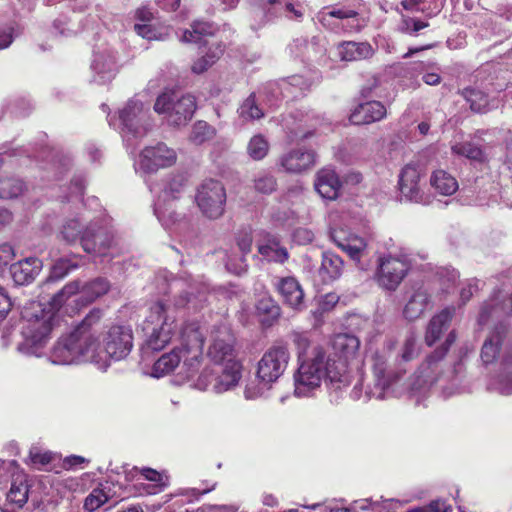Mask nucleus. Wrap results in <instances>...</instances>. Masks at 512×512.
<instances>
[{
  "mask_svg": "<svg viewBox=\"0 0 512 512\" xmlns=\"http://www.w3.org/2000/svg\"><path fill=\"white\" fill-rule=\"evenodd\" d=\"M224 53V47L219 42H212L209 44L207 51L202 55L205 57L206 64L202 62H194L191 70L195 74H201L207 71L212 65H214Z\"/></svg>",
  "mask_w": 512,
  "mask_h": 512,
  "instance_id": "obj_42",
  "label": "nucleus"
},
{
  "mask_svg": "<svg viewBox=\"0 0 512 512\" xmlns=\"http://www.w3.org/2000/svg\"><path fill=\"white\" fill-rule=\"evenodd\" d=\"M280 164L286 172L300 173L315 164V153L312 150L294 149L280 158Z\"/></svg>",
  "mask_w": 512,
  "mask_h": 512,
  "instance_id": "obj_27",
  "label": "nucleus"
},
{
  "mask_svg": "<svg viewBox=\"0 0 512 512\" xmlns=\"http://www.w3.org/2000/svg\"><path fill=\"white\" fill-rule=\"evenodd\" d=\"M177 159L176 152L164 143L149 146L140 154L139 165L145 172H154L160 168L172 166Z\"/></svg>",
  "mask_w": 512,
  "mask_h": 512,
  "instance_id": "obj_16",
  "label": "nucleus"
},
{
  "mask_svg": "<svg viewBox=\"0 0 512 512\" xmlns=\"http://www.w3.org/2000/svg\"><path fill=\"white\" fill-rule=\"evenodd\" d=\"M257 314L262 318V322L271 323L280 316V307L269 295H262L256 302Z\"/></svg>",
  "mask_w": 512,
  "mask_h": 512,
  "instance_id": "obj_40",
  "label": "nucleus"
},
{
  "mask_svg": "<svg viewBox=\"0 0 512 512\" xmlns=\"http://www.w3.org/2000/svg\"><path fill=\"white\" fill-rule=\"evenodd\" d=\"M121 131L125 137L142 138L152 127L149 115V107L136 99H131L126 106L119 111Z\"/></svg>",
  "mask_w": 512,
  "mask_h": 512,
  "instance_id": "obj_10",
  "label": "nucleus"
},
{
  "mask_svg": "<svg viewBox=\"0 0 512 512\" xmlns=\"http://www.w3.org/2000/svg\"><path fill=\"white\" fill-rule=\"evenodd\" d=\"M146 339L144 351H160L164 349L176 335L178 325L166 305L160 301L152 304L143 323Z\"/></svg>",
  "mask_w": 512,
  "mask_h": 512,
  "instance_id": "obj_5",
  "label": "nucleus"
},
{
  "mask_svg": "<svg viewBox=\"0 0 512 512\" xmlns=\"http://www.w3.org/2000/svg\"><path fill=\"white\" fill-rule=\"evenodd\" d=\"M416 355V339L413 335H410L406 338L401 357L404 361H409L414 358Z\"/></svg>",
  "mask_w": 512,
  "mask_h": 512,
  "instance_id": "obj_63",
  "label": "nucleus"
},
{
  "mask_svg": "<svg viewBox=\"0 0 512 512\" xmlns=\"http://www.w3.org/2000/svg\"><path fill=\"white\" fill-rule=\"evenodd\" d=\"M458 278L459 273L455 269L441 267L437 270L434 281L443 293H450L455 288Z\"/></svg>",
  "mask_w": 512,
  "mask_h": 512,
  "instance_id": "obj_46",
  "label": "nucleus"
},
{
  "mask_svg": "<svg viewBox=\"0 0 512 512\" xmlns=\"http://www.w3.org/2000/svg\"><path fill=\"white\" fill-rule=\"evenodd\" d=\"M453 153L471 160L483 161L485 159L482 149L472 142H460L452 146Z\"/></svg>",
  "mask_w": 512,
  "mask_h": 512,
  "instance_id": "obj_52",
  "label": "nucleus"
},
{
  "mask_svg": "<svg viewBox=\"0 0 512 512\" xmlns=\"http://www.w3.org/2000/svg\"><path fill=\"white\" fill-rule=\"evenodd\" d=\"M267 13L271 17L286 16L288 18H300L302 12L297 10L290 0H268Z\"/></svg>",
  "mask_w": 512,
  "mask_h": 512,
  "instance_id": "obj_44",
  "label": "nucleus"
},
{
  "mask_svg": "<svg viewBox=\"0 0 512 512\" xmlns=\"http://www.w3.org/2000/svg\"><path fill=\"white\" fill-rule=\"evenodd\" d=\"M83 232L80 221L78 219H70L63 225L61 234L66 242L74 243L77 239L81 238Z\"/></svg>",
  "mask_w": 512,
  "mask_h": 512,
  "instance_id": "obj_59",
  "label": "nucleus"
},
{
  "mask_svg": "<svg viewBox=\"0 0 512 512\" xmlns=\"http://www.w3.org/2000/svg\"><path fill=\"white\" fill-rule=\"evenodd\" d=\"M300 361L301 364L294 376V391L297 396H307L310 391L320 386L323 378L336 391L350 384V374L346 371L345 364L331 363V359L325 358V352L319 346L312 347L311 357Z\"/></svg>",
  "mask_w": 512,
  "mask_h": 512,
  "instance_id": "obj_2",
  "label": "nucleus"
},
{
  "mask_svg": "<svg viewBox=\"0 0 512 512\" xmlns=\"http://www.w3.org/2000/svg\"><path fill=\"white\" fill-rule=\"evenodd\" d=\"M360 342L357 337L350 334H338L334 337L332 347L338 360H332L331 363L335 362V365L339 363L345 364V369L348 372V361L353 359L357 354Z\"/></svg>",
  "mask_w": 512,
  "mask_h": 512,
  "instance_id": "obj_28",
  "label": "nucleus"
},
{
  "mask_svg": "<svg viewBox=\"0 0 512 512\" xmlns=\"http://www.w3.org/2000/svg\"><path fill=\"white\" fill-rule=\"evenodd\" d=\"M461 96L469 103L471 110L485 113L494 106V101L482 90L476 87H467L460 91Z\"/></svg>",
  "mask_w": 512,
  "mask_h": 512,
  "instance_id": "obj_34",
  "label": "nucleus"
},
{
  "mask_svg": "<svg viewBox=\"0 0 512 512\" xmlns=\"http://www.w3.org/2000/svg\"><path fill=\"white\" fill-rule=\"evenodd\" d=\"M445 0H402L401 6L411 12H420L428 18L440 13L444 7Z\"/></svg>",
  "mask_w": 512,
  "mask_h": 512,
  "instance_id": "obj_35",
  "label": "nucleus"
},
{
  "mask_svg": "<svg viewBox=\"0 0 512 512\" xmlns=\"http://www.w3.org/2000/svg\"><path fill=\"white\" fill-rule=\"evenodd\" d=\"M259 253L269 261L284 263L288 259V251L285 247L281 246L277 237L272 236L267 239V242L258 247Z\"/></svg>",
  "mask_w": 512,
  "mask_h": 512,
  "instance_id": "obj_37",
  "label": "nucleus"
},
{
  "mask_svg": "<svg viewBox=\"0 0 512 512\" xmlns=\"http://www.w3.org/2000/svg\"><path fill=\"white\" fill-rule=\"evenodd\" d=\"M253 187L258 193L271 194L277 188V180L270 173L260 172L254 177Z\"/></svg>",
  "mask_w": 512,
  "mask_h": 512,
  "instance_id": "obj_53",
  "label": "nucleus"
},
{
  "mask_svg": "<svg viewBox=\"0 0 512 512\" xmlns=\"http://www.w3.org/2000/svg\"><path fill=\"white\" fill-rule=\"evenodd\" d=\"M108 501V495L103 489H94L85 499L84 508L88 512H93Z\"/></svg>",
  "mask_w": 512,
  "mask_h": 512,
  "instance_id": "obj_60",
  "label": "nucleus"
},
{
  "mask_svg": "<svg viewBox=\"0 0 512 512\" xmlns=\"http://www.w3.org/2000/svg\"><path fill=\"white\" fill-rule=\"evenodd\" d=\"M213 378H214V370L213 366L205 368L201 374L199 375L195 386L199 390H208L211 389L213 391Z\"/></svg>",
  "mask_w": 512,
  "mask_h": 512,
  "instance_id": "obj_62",
  "label": "nucleus"
},
{
  "mask_svg": "<svg viewBox=\"0 0 512 512\" xmlns=\"http://www.w3.org/2000/svg\"><path fill=\"white\" fill-rule=\"evenodd\" d=\"M133 348V332L128 326L115 325L109 328L104 338L102 351L106 354V369L110 359L121 360L129 355Z\"/></svg>",
  "mask_w": 512,
  "mask_h": 512,
  "instance_id": "obj_12",
  "label": "nucleus"
},
{
  "mask_svg": "<svg viewBox=\"0 0 512 512\" xmlns=\"http://www.w3.org/2000/svg\"><path fill=\"white\" fill-rule=\"evenodd\" d=\"M501 313L512 314V295L501 305L495 300L486 302L481 308L478 321L485 324L491 317H498Z\"/></svg>",
  "mask_w": 512,
  "mask_h": 512,
  "instance_id": "obj_39",
  "label": "nucleus"
},
{
  "mask_svg": "<svg viewBox=\"0 0 512 512\" xmlns=\"http://www.w3.org/2000/svg\"><path fill=\"white\" fill-rule=\"evenodd\" d=\"M239 117L243 121L258 120L264 117V111L255 100V95H249L238 109Z\"/></svg>",
  "mask_w": 512,
  "mask_h": 512,
  "instance_id": "obj_49",
  "label": "nucleus"
},
{
  "mask_svg": "<svg viewBox=\"0 0 512 512\" xmlns=\"http://www.w3.org/2000/svg\"><path fill=\"white\" fill-rule=\"evenodd\" d=\"M110 288L109 282L104 278H96L86 283L82 288V297L86 298V303H90L98 297L106 294Z\"/></svg>",
  "mask_w": 512,
  "mask_h": 512,
  "instance_id": "obj_48",
  "label": "nucleus"
},
{
  "mask_svg": "<svg viewBox=\"0 0 512 512\" xmlns=\"http://www.w3.org/2000/svg\"><path fill=\"white\" fill-rule=\"evenodd\" d=\"M343 267V260L338 255L325 252L323 253L319 274L323 278V281H333L341 276Z\"/></svg>",
  "mask_w": 512,
  "mask_h": 512,
  "instance_id": "obj_36",
  "label": "nucleus"
},
{
  "mask_svg": "<svg viewBox=\"0 0 512 512\" xmlns=\"http://www.w3.org/2000/svg\"><path fill=\"white\" fill-rule=\"evenodd\" d=\"M387 116V108L380 101L360 103L350 114V122L354 125H368L383 120Z\"/></svg>",
  "mask_w": 512,
  "mask_h": 512,
  "instance_id": "obj_24",
  "label": "nucleus"
},
{
  "mask_svg": "<svg viewBox=\"0 0 512 512\" xmlns=\"http://www.w3.org/2000/svg\"><path fill=\"white\" fill-rule=\"evenodd\" d=\"M91 68L97 77L96 81H111L118 71L117 52L109 46L98 48L94 52Z\"/></svg>",
  "mask_w": 512,
  "mask_h": 512,
  "instance_id": "obj_17",
  "label": "nucleus"
},
{
  "mask_svg": "<svg viewBox=\"0 0 512 512\" xmlns=\"http://www.w3.org/2000/svg\"><path fill=\"white\" fill-rule=\"evenodd\" d=\"M361 8L360 1L325 7L318 13L317 19L323 27L335 33H358L368 23V19L362 15Z\"/></svg>",
  "mask_w": 512,
  "mask_h": 512,
  "instance_id": "obj_6",
  "label": "nucleus"
},
{
  "mask_svg": "<svg viewBox=\"0 0 512 512\" xmlns=\"http://www.w3.org/2000/svg\"><path fill=\"white\" fill-rule=\"evenodd\" d=\"M31 309L24 312L26 323L22 328L23 340L17 345V350L28 356L39 357L47 345L54 326L55 315L51 309L42 308L39 303H32Z\"/></svg>",
  "mask_w": 512,
  "mask_h": 512,
  "instance_id": "obj_4",
  "label": "nucleus"
},
{
  "mask_svg": "<svg viewBox=\"0 0 512 512\" xmlns=\"http://www.w3.org/2000/svg\"><path fill=\"white\" fill-rule=\"evenodd\" d=\"M78 267L77 263H73L69 259H60L58 260L50 273V276L47 279V283L58 281L67 276L72 270Z\"/></svg>",
  "mask_w": 512,
  "mask_h": 512,
  "instance_id": "obj_57",
  "label": "nucleus"
},
{
  "mask_svg": "<svg viewBox=\"0 0 512 512\" xmlns=\"http://www.w3.org/2000/svg\"><path fill=\"white\" fill-rule=\"evenodd\" d=\"M340 187L341 183L334 170L322 169L318 172L315 181V189L323 198L328 200L336 199Z\"/></svg>",
  "mask_w": 512,
  "mask_h": 512,
  "instance_id": "obj_29",
  "label": "nucleus"
},
{
  "mask_svg": "<svg viewBox=\"0 0 512 512\" xmlns=\"http://www.w3.org/2000/svg\"><path fill=\"white\" fill-rule=\"evenodd\" d=\"M495 389L503 394L510 395L512 394V364L507 369L506 375H499L498 379L495 383Z\"/></svg>",
  "mask_w": 512,
  "mask_h": 512,
  "instance_id": "obj_61",
  "label": "nucleus"
},
{
  "mask_svg": "<svg viewBox=\"0 0 512 512\" xmlns=\"http://www.w3.org/2000/svg\"><path fill=\"white\" fill-rule=\"evenodd\" d=\"M196 110L195 98L191 95H181L174 91L160 94L154 104V111L164 115L171 126L185 125Z\"/></svg>",
  "mask_w": 512,
  "mask_h": 512,
  "instance_id": "obj_8",
  "label": "nucleus"
},
{
  "mask_svg": "<svg viewBox=\"0 0 512 512\" xmlns=\"http://www.w3.org/2000/svg\"><path fill=\"white\" fill-rule=\"evenodd\" d=\"M454 311V308H445L430 320L425 335V342L427 345H433L441 336L442 331L448 328V325L453 318Z\"/></svg>",
  "mask_w": 512,
  "mask_h": 512,
  "instance_id": "obj_32",
  "label": "nucleus"
},
{
  "mask_svg": "<svg viewBox=\"0 0 512 512\" xmlns=\"http://www.w3.org/2000/svg\"><path fill=\"white\" fill-rule=\"evenodd\" d=\"M292 341L297 349L299 360L311 357V341L306 332H293L291 334Z\"/></svg>",
  "mask_w": 512,
  "mask_h": 512,
  "instance_id": "obj_55",
  "label": "nucleus"
},
{
  "mask_svg": "<svg viewBox=\"0 0 512 512\" xmlns=\"http://www.w3.org/2000/svg\"><path fill=\"white\" fill-rule=\"evenodd\" d=\"M185 186L186 180L180 175L173 177L167 184H165L154 208V212L160 221H164L166 218H172L166 206L170 201L177 200L181 197Z\"/></svg>",
  "mask_w": 512,
  "mask_h": 512,
  "instance_id": "obj_21",
  "label": "nucleus"
},
{
  "mask_svg": "<svg viewBox=\"0 0 512 512\" xmlns=\"http://www.w3.org/2000/svg\"><path fill=\"white\" fill-rule=\"evenodd\" d=\"M373 54L374 49L368 42L344 41L338 46V55L343 61H359Z\"/></svg>",
  "mask_w": 512,
  "mask_h": 512,
  "instance_id": "obj_30",
  "label": "nucleus"
},
{
  "mask_svg": "<svg viewBox=\"0 0 512 512\" xmlns=\"http://www.w3.org/2000/svg\"><path fill=\"white\" fill-rule=\"evenodd\" d=\"M269 151V143L267 139L261 135H254L247 145V153L253 160H262Z\"/></svg>",
  "mask_w": 512,
  "mask_h": 512,
  "instance_id": "obj_51",
  "label": "nucleus"
},
{
  "mask_svg": "<svg viewBox=\"0 0 512 512\" xmlns=\"http://www.w3.org/2000/svg\"><path fill=\"white\" fill-rule=\"evenodd\" d=\"M80 243L85 252L105 257L112 246L113 237L108 231L100 227L88 226L80 238Z\"/></svg>",
  "mask_w": 512,
  "mask_h": 512,
  "instance_id": "obj_18",
  "label": "nucleus"
},
{
  "mask_svg": "<svg viewBox=\"0 0 512 512\" xmlns=\"http://www.w3.org/2000/svg\"><path fill=\"white\" fill-rule=\"evenodd\" d=\"M213 391L215 393L226 392L235 387L241 378V365L239 362L213 365Z\"/></svg>",
  "mask_w": 512,
  "mask_h": 512,
  "instance_id": "obj_22",
  "label": "nucleus"
},
{
  "mask_svg": "<svg viewBox=\"0 0 512 512\" xmlns=\"http://www.w3.org/2000/svg\"><path fill=\"white\" fill-rule=\"evenodd\" d=\"M224 53V47L219 42H212L209 44L207 51L202 55L205 57L206 64L202 62H194L191 70L195 74H201L207 71L212 65H214Z\"/></svg>",
  "mask_w": 512,
  "mask_h": 512,
  "instance_id": "obj_43",
  "label": "nucleus"
},
{
  "mask_svg": "<svg viewBox=\"0 0 512 512\" xmlns=\"http://www.w3.org/2000/svg\"><path fill=\"white\" fill-rule=\"evenodd\" d=\"M42 261L36 257H28L11 265L10 272L17 285H28L42 269Z\"/></svg>",
  "mask_w": 512,
  "mask_h": 512,
  "instance_id": "obj_26",
  "label": "nucleus"
},
{
  "mask_svg": "<svg viewBox=\"0 0 512 512\" xmlns=\"http://www.w3.org/2000/svg\"><path fill=\"white\" fill-rule=\"evenodd\" d=\"M331 239L357 263L360 269H366V266L361 263V259L366 253L367 243L365 239L354 234L345 235L341 230H332Z\"/></svg>",
  "mask_w": 512,
  "mask_h": 512,
  "instance_id": "obj_20",
  "label": "nucleus"
},
{
  "mask_svg": "<svg viewBox=\"0 0 512 512\" xmlns=\"http://www.w3.org/2000/svg\"><path fill=\"white\" fill-rule=\"evenodd\" d=\"M429 26V23L420 19L402 15L398 30L401 33L414 35L420 30Z\"/></svg>",
  "mask_w": 512,
  "mask_h": 512,
  "instance_id": "obj_58",
  "label": "nucleus"
},
{
  "mask_svg": "<svg viewBox=\"0 0 512 512\" xmlns=\"http://www.w3.org/2000/svg\"><path fill=\"white\" fill-rule=\"evenodd\" d=\"M80 281L74 280L67 283L60 291H58L51 299L53 308L61 307L71 296L80 290Z\"/></svg>",
  "mask_w": 512,
  "mask_h": 512,
  "instance_id": "obj_54",
  "label": "nucleus"
},
{
  "mask_svg": "<svg viewBox=\"0 0 512 512\" xmlns=\"http://www.w3.org/2000/svg\"><path fill=\"white\" fill-rule=\"evenodd\" d=\"M216 130L205 121H197L193 124L189 134V141L195 145H201L214 138Z\"/></svg>",
  "mask_w": 512,
  "mask_h": 512,
  "instance_id": "obj_47",
  "label": "nucleus"
},
{
  "mask_svg": "<svg viewBox=\"0 0 512 512\" xmlns=\"http://www.w3.org/2000/svg\"><path fill=\"white\" fill-rule=\"evenodd\" d=\"M424 510L425 512H451L452 507L445 501L437 499L424 506Z\"/></svg>",
  "mask_w": 512,
  "mask_h": 512,
  "instance_id": "obj_64",
  "label": "nucleus"
},
{
  "mask_svg": "<svg viewBox=\"0 0 512 512\" xmlns=\"http://www.w3.org/2000/svg\"><path fill=\"white\" fill-rule=\"evenodd\" d=\"M394 344L390 341L376 350L371 356V368L375 378V385L379 388L377 397L383 395V391L399 378V374L392 368L389 359Z\"/></svg>",
  "mask_w": 512,
  "mask_h": 512,
  "instance_id": "obj_15",
  "label": "nucleus"
},
{
  "mask_svg": "<svg viewBox=\"0 0 512 512\" xmlns=\"http://www.w3.org/2000/svg\"><path fill=\"white\" fill-rule=\"evenodd\" d=\"M274 285L286 305L297 311L304 308V292L294 277L278 278Z\"/></svg>",
  "mask_w": 512,
  "mask_h": 512,
  "instance_id": "obj_25",
  "label": "nucleus"
},
{
  "mask_svg": "<svg viewBox=\"0 0 512 512\" xmlns=\"http://www.w3.org/2000/svg\"><path fill=\"white\" fill-rule=\"evenodd\" d=\"M484 366L499 364L500 375H506L512 364V333L504 324L494 326L485 336L480 349Z\"/></svg>",
  "mask_w": 512,
  "mask_h": 512,
  "instance_id": "obj_7",
  "label": "nucleus"
},
{
  "mask_svg": "<svg viewBox=\"0 0 512 512\" xmlns=\"http://www.w3.org/2000/svg\"><path fill=\"white\" fill-rule=\"evenodd\" d=\"M421 176L422 172L417 165L407 164L402 169L399 176V189L402 196L407 200L414 202L422 201Z\"/></svg>",
  "mask_w": 512,
  "mask_h": 512,
  "instance_id": "obj_23",
  "label": "nucleus"
},
{
  "mask_svg": "<svg viewBox=\"0 0 512 512\" xmlns=\"http://www.w3.org/2000/svg\"><path fill=\"white\" fill-rule=\"evenodd\" d=\"M213 34V26L209 22L195 21L191 29L185 30L181 41L185 43L199 42L203 37Z\"/></svg>",
  "mask_w": 512,
  "mask_h": 512,
  "instance_id": "obj_45",
  "label": "nucleus"
},
{
  "mask_svg": "<svg viewBox=\"0 0 512 512\" xmlns=\"http://www.w3.org/2000/svg\"><path fill=\"white\" fill-rule=\"evenodd\" d=\"M102 311L93 309L66 336H62L53 346L49 359L53 364L70 365L82 362L95 364L106 370L105 353L100 345V320Z\"/></svg>",
  "mask_w": 512,
  "mask_h": 512,
  "instance_id": "obj_1",
  "label": "nucleus"
},
{
  "mask_svg": "<svg viewBox=\"0 0 512 512\" xmlns=\"http://www.w3.org/2000/svg\"><path fill=\"white\" fill-rule=\"evenodd\" d=\"M180 344L163 354L153 365V376L161 377L181 365V373L191 377L200 366L204 337L197 323H187L179 333Z\"/></svg>",
  "mask_w": 512,
  "mask_h": 512,
  "instance_id": "obj_3",
  "label": "nucleus"
},
{
  "mask_svg": "<svg viewBox=\"0 0 512 512\" xmlns=\"http://www.w3.org/2000/svg\"><path fill=\"white\" fill-rule=\"evenodd\" d=\"M235 337L231 329L225 325L215 327L211 332V344L208 356L216 364L238 362L235 359Z\"/></svg>",
  "mask_w": 512,
  "mask_h": 512,
  "instance_id": "obj_14",
  "label": "nucleus"
},
{
  "mask_svg": "<svg viewBox=\"0 0 512 512\" xmlns=\"http://www.w3.org/2000/svg\"><path fill=\"white\" fill-rule=\"evenodd\" d=\"M408 262L399 257L385 256L378 260L376 279L380 287L394 291L401 284L409 270Z\"/></svg>",
  "mask_w": 512,
  "mask_h": 512,
  "instance_id": "obj_13",
  "label": "nucleus"
},
{
  "mask_svg": "<svg viewBox=\"0 0 512 512\" xmlns=\"http://www.w3.org/2000/svg\"><path fill=\"white\" fill-rule=\"evenodd\" d=\"M195 203L205 217L209 219L220 218L225 211V187L218 180H204L196 189Z\"/></svg>",
  "mask_w": 512,
  "mask_h": 512,
  "instance_id": "obj_9",
  "label": "nucleus"
},
{
  "mask_svg": "<svg viewBox=\"0 0 512 512\" xmlns=\"http://www.w3.org/2000/svg\"><path fill=\"white\" fill-rule=\"evenodd\" d=\"M430 182L436 191L445 196L454 194L458 189L456 179L444 170L435 171Z\"/></svg>",
  "mask_w": 512,
  "mask_h": 512,
  "instance_id": "obj_38",
  "label": "nucleus"
},
{
  "mask_svg": "<svg viewBox=\"0 0 512 512\" xmlns=\"http://www.w3.org/2000/svg\"><path fill=\"white\" fill-rule=\"evenodd\" d=\"M7 498L10 502L17 504L19 507L23 506L28 499V487L23 480L19 482L13 481Z\"/></svg>",
  "mask_w": 512,
  "mask_h": 512,
  "instance_id": "obj_56",
  "label": "nucleus"
},
{
  "mask_svg": "<svg viewBox=\"0 0 512 512\" xmlns=\"http://www.w3.org/2000/svg\"><path fill=\"white\" fill-rule=\"evenodd\" d=\"M289 359L286 344L279 342L272 345L258 362L257 377L266 385L277 381L286 370Z\"/></svg>",
  "mask_w": 512,
  "mask_h": 512,
  "instance_id": "obj_11",
  "label": "nucleus"
},
{
  "mask_svg": "<svg viewBox=\"0 0 512 512\" xmlns=\"http://www.w3.org/2000/svg\"><path fill=\"white\" fill-rule=\"evenodd\" d=\"M431 295L424 288L417 289L409 298L404 307L403 315L407 320L413 321L423 315L430 303Z\"/></svg>",
  "mask_w": 512,
  "mask_h": 512,
  "instance_id": "obj_31",
  "label": "nucleus"
},
{
  "mask_svg": "<svg viewBox=\"0 0 512 512\" xmlns=\"http://www.w3.org/2000/svg\"><path fill=\"white\" fill-rule=\"evenodd\" d=\"M24 183L14 177L0 179V197L4 199L16 198L22 194Z\"/></svg>",
  "mask_w": 512,
  "mask_h": 512,
  "instance_id": "obj_50",
  "label": "nucleus"
},
{
  "mask_svg": "<svg viewBox=\"0 0 512 512\" xmlns=\"http://www.w3.org/2000/svg\"><path fill=\"white\" fill-rule=\"evenodd\" d=\"M224 53V47L219 42H212L209 44L207 51L202 55L205 57L206 64L202 62H194L191 70L195 74H201L207 71L212 65H214Z\"/></svg>",
  "mask_w": 512,
  "mask_h": 512,
  "instance_id": "obj_41",
  "label": "nucleus"
},
{
  "mask_svg": "<svg viewBox=\"0 0 512 512\" xmlns=\"http://www.w3.org/2000/svg\"><path fill=\"white\" fill-rule=\"evenodd\" d=\"M455 340L456 334L452 331L448 334L445 342L426 358L420 367L423 382L433 383L440 377L444 366L443 359Z\"/></svg>",
  "mask_w": 512,
  "mask_h": 512,
  "instance_id": "obj_19",
  "label": "nucleus"
},
{
  "mask_svg": "<svg viewBox=\"0 0 512 512\" xmlns=\"http://www.w3.org/2000/svg\"><path fill=\"white\" fill-rule=\"evenodd\" d=\"M140 473L145 480L153 482L154 485L149 488L153 490H149V494L156 493L155 488H159V491H162L169 484V477L164 472H159L155 469L144 467L139 469L138 467H133L132 469L126 471V478L129 480H133L135 475Z\"/></svg>",
  "mask_w": 512,
  "mask_h": 512,
  "instance_id": "obj_33",
  "label": "nucleus"
}]
</instances>
